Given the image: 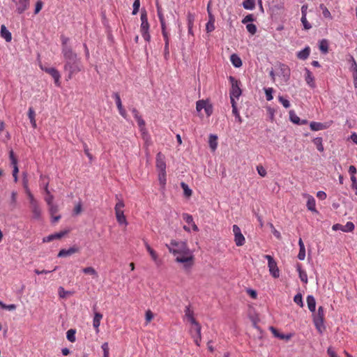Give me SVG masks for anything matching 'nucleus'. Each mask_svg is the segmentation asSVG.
Wrapping results in <instances>:
<instances>
[{
    "instance_id": "f257e3e1",
    "label": "nucleus",
    "mask_w": 357,
    "mask_h": 357,
    "mask_svg": "<svg viewBox=\"0 0 357 357\" xmlns=\"http://www.w3.org/2000/svg\"><path fill=\"white\" fill-rule=\"evenodd\" d=\"M61 53L64 60L63 69L67 75V79H71L73 77L82 70L81 60L78 58L73 48L68 45L69 38L65 36H61Z\"/></svg>"
},
{
    "instance_id": "f03ea898",
    "label": "nucleus",
    "mask_w": 357,
    "mask_h": 357,
    "mask_svg": "<svg viewBox=\"0 0 357 357\" xmlns=\"http://www.w3.org/2000/svg\"><path fill=\"white\" fill-rule=\"evenodd\" d=\"M166 246L169 252L176 257L175 261L177 263L183 264L186 270L192 268L195 257L185 242L172 240Z\"/></svg>"
},
{
    "instance_id": "7ed1b4c3",
    "label": "nucleus",
    "mask_w": 357,
    "mask_h": 357,
    "mask_svg": "<svg viewBox=\"0 0 357 357\" xmlns=\"http://www.w3.org/2000/svg\"><path fill=\"white\" fill-rule=\"evenodd\" d=\"M229 80L231 84V89L229 91L230 101L231 102H236V99L238 100L242 94V90L241 89V83L233 76H229Z\"/></svg>"
},
{
    "instance_id": "20e7f679",
    "label": "nucleus",
    "mask_w": 357,
    "mask_h": 357,
    "mask_svg": "<svg viewBox=\"0 0 357 357\" xmlns=\"http://www.w3.org/2000/svg\"><path fill=\"white\" fill-rule=\"evenodd\" d=\"M117 202L114 206L115 215L117 222L120 225H128L126 218L124 215L123 208L125 207L124 202L122 199L119 198V195H116Z\"/></svg>"
},
{
    "instance_id": "39448f33",
    "label": "nucleus",
    "mask_w": 357,
    "mask_h": 357,
    "mask_svg": "<svg viewBox=\"0 0 357 357\" xmlns=\"http://www.w3.org/2000/svg\"><path fill=\"white\" fill-rule=\"evenodd\" d=\"M324 309L319 306L317 312L313 314V322L318 332L321 334L325 330L324 326Z\"/></svg>"
},
{
    "instance_id": "423d86ee",
    "label": "nucleus",
    "mask_w": 357,
    "mask_h": 357,
    "mask_svg": "<svg viewBox=\"0 0 357 357\" xmlns=\"http://www.w3.org/2000/svg\"><path fill=\"white\" fill-rule=\"evenodd\" d=\"M141 25H140V32L142 33L144 39L149 42L151 39V36L149 34V23L148 22L147 13L145 10H142L141 12Z\"/></svg>"
},
{
    "instance_id": "0eeeda50",
    "label": "nucleus",
    "mask_w": 357,
    "mask_h": 357,
    "mask_svg": "<svg viewBox=\"0 0 357 357\" xmlns=\"http://www.w3.org/2000/svg\"><path fill=\"white\" fill-rule=\"evenodd\" d=\"M268 260V267L269 269L270 274L274 278H278L280 276V271L278 267L277 263L273 257L268 255H266L264 257Z\"/></svg>"
},
{
    "instance_id": "6e6552de",
    "label": "nucleus",
    "mask_w": 357,
    "mask_h": 357,
    "mask_svg": "<svg viewBox=\"0 0 357 357\" xmlns=\"http://www.w3.org/2000/svg\"><path fill=\"white\" fill-rule=\"evenodd\" d=\"M278 75L280 79L281 84H287L290 79V69L284 64L280 63Z\"/></svg>"
},
{
    "instance_id": "1a4fd4ad",
    "label": "nucleus",
    "mask_w": 357,
    "mask_h": 357,
    "mask_svg": "<svg viewBox=\"0 0 357 357\" xmlns=\"http://www.w3.org/2000/svg\"><path fill=\"white\" fill-rule=\"evenodd\" d=\"M232 230L234 235V242L236 245L237 246L243 245L245 243V238L241 233L240 227L236 225H234L232 227Z\"/></svg>"
},
{
    "instance_id": "9d476101",
    "label": "nucleus",
    "mask_w": 357,
    "mask_h": 357,
    "mask_svg": "<svg viewBox=\"0 0 357 357\" xmlns=\"http://www.w3.org/2000/svg\"><path fill=\"white\" fill-rule=\"evenodd\" d=\"M40 68L42 70L45 71V73H47V74L51 75L54 80L55 84L57 86H60V85H61V82H60L61 75H60L59 72L55 68H47V67H43V66H40Z\"/></svg>"
},
{
    "instance_id": "9b49d317",
    "label": "nucleus",
    "mask_w": 357,
    "mask_h": 357,
    "mask_svg": "<svg viewBox=\"0 0 357 357\" xmlns=\"http://www.w3.org/2000/svg\"><path fill=\"white\" fill-rule=\"evenodd\" d=\"M197 330L198 329H197V326H193L191 327V328L190 330V333L191 334L192 337L194 340L195 344L199 347V346H200V342L202 340V335H201L202 326L199 324V331H197Z\"/></svg>"
},
{
    "instance_id": "f8f14e48",
    "label": "nucleus",
    "mask_w": 357,
    "mask_h": 357,
    "mask_svg": "<svg viewBox=\"0 0 357 357\" xmlns=\"http://www.w3.org/2000/svg\"><path fill=\"white\" fill-rule=\"evenodd\" d=\"M156 167L159 172H162V176H164L165 171H166L165 157L160 152L156 155Z\"/></svg>"
},
{
    "instance_id": "ddd939ff",
    "label": "nucleus",
    "mask_w": 357,
    "mask_h": 357,
    "mask_svg": "<svg viewBox=\"0 0 357 357\" xmlns=\"http://www.w3.org/2000/svg\"><path fill=\"white\" fill-rule=\"evenodd\" d=\"M30 209L32 213L33 218L39 220L41 217V209L38 201L30 204Z\"/></svg>"
},
{
    "instance_id": "4468645a",
    "label": "nucleus",
    "mask_w": 357,
    "mask_h": 357,
    "mask_svg": "<svg viewBox=\"0 0 357 357\" xmlns=\"http://www.w3.org/2000/svg\"><path fill=\"white\" fill-rule=\"evenodd\" d=\"M136 121L137 122L138 126L139 128V130L142 132V137L145 140H148L149 138V136L147 133V130L146 129V123L144 119L142 118V116L138 117L136 119Z\"/></svg>"
},
{
    "instance_id": "2eb2a0df",
    "label": "nucleus",
    "mask_w": 357,
    "mask_h": 357,
    "mask_svg": "<svg viewBox=\"0 0 357 357\" xmlns=\"http://www.w3.org/2000/svg\"><path fill=\"white\" fill-rule=\"evenodd\" d=\"M30 0H18L17 3V12L22 14L29 7Z\"/></svg>"
},
{
    "instance_id": "dca6fc26",
    "label": "nucleus",
    "mask_w": 357,
    "mask_h": 357,
    "mask_svg": "<svg viewBox=\"0 0 357 357\" xmlns=\"http://www.w3.org/2000/svg\"><path fill=\"white\" fill-rule=\"evenodd\" d=\"M114 97L116 100V104L119 110V114L123 117L126 118L127 114L124 108L123 107L119 93H116L114 94Z\"/></svg>"
},
{
    "instance_id": "f3484780",
    "label": "nucleus",
    "mask_w": 357,
    "mask_h": 357,
    "mask_svg": "<svg viewBox=\"0 0 357 357\" xmlns=\"http://www.w3.org/2000/svg\"><path fill=\"white\" fill-rule=\"evenodd\" d=\"M66 233H67V231H60L59 233H55V234H50V235L43 238V241L44 243H48V242H50V241H52L53 240H55V239H60Z\"/></svg>"
},
{
    "instance_id": "a211bd4d",
    "label": "nucleus",
    "mask_w": 357,
    "mask_h": 357,
    "mask_svg": "<svg viewBox=\"0 0 357 357\" xmlns=\"http://www.w3.org/2000/svg\"><path fill=\"white\" fill-rule=\"evenodd\" d=\"M305 80L307 85L311 88H314L315 86L314 77L312 73L307 68H305Z\"/></svg>"
},
{
    "instance_id": "6ab92c4d",
    "label": "nucleus",
    "mask_w": 357,
    "mask_h": 357,
    "mask_svg": "<svg viewBox=\"0 0 357 357\" xmlns=\"http://www.w3.org/2000/svg\"><path fill=\"white\" fill-rule=\"evenodd\" d=\"M102 319V314L100 312H95L94 317L93 320V326L96 329L97 333L99 332V326L100 325V321Z\"/></svg>"
},
{
    "instance_id": "aec40b11",
    "label": "nucleus",
    "mask_w": 357,
    "mask_h": 357,
    "mask_svg": "<svg viewBox=\"0 0 357 357\" xmlns=\"http://www.w3.org/2000/svg\"><path fill=\"white\" fill-rule=\"evenodd\" d=\"M78 252V249L74 247L70 248L68 250L62 249L59 251L58 254L59 257H65L70 256L75 252Z\"/></svg>"
},
{
    "instance_id": "412c9836",
    "label": "nucleus",
    "mask_w": 357,
    "mask_h": 357,
    "mask_svg": "<svg viewBox=\"0 0 357 357\" xmlns=\"http://www.w3.org/2000/svg\"><path fill=\"white\" fill-rule=\"evenodd\" d=\"M0 34H1V36L3 38H4L6 42L11 41V40H12L11 33L6 29L5 25H1Z\"/></svg>"
},
{
    "instance_id": "4be33fe9",
    "label": "nucleus",
    "mask_w": 357,
    "mask_h": 357,
    "mask_svg": "<svg viewBox=\"0 0 357 357\" xmlns=\"http://www.w3.org/2000/svg\"><path fill=\"white\" fill-rule=\"evenodd\" d=\"M305 197H307V208L308 210L311 211H316V202L314 198L310 195H305Z\"/></svg>"
},
{
    "instance_id": "5701e85b",
    "label": "nucleus",
    "mask_w": 357,
    "mask_h": 357,
    "mask_svg": "<svg viewBox=\"0 0 357 357\" xmlns=\"http://www.w3.org/2000/svg\"><path fill=\"white\" fill-rule=\"evenodd\" d=\"M206 30L207 33H211L215 30V17L213 14H210V18L206 24Z\"/></svg>"
},
{
    "instance_id": "b1692460",
    "label": "nucleus",
    "mask_w": 357,
    "mask_h": 357,
    "mask_svg": "<svg viewBox=\"0 0 357 357\" xmlns=\"http://www.w3.org/2000/svg\"><path fill=\"white\" fill-rule=\"evenodd\" d=\"M307 303L309 310L312 312H314L316 307V301L313 296L309 295L307 296Z\"/></svg>"
},
{
    "instance_id": "393cba45",
    "label": "nucleus",
    "mask_w": 357,
    "mask_h": 357,
    "mask_svg": "<svg viewBox=\"0 0 357 357\" xmlns=\"http://www.w3.org/2000/svg\"><path fill=\"white\" fill-rule=\"evenodd\" d=\"M310 54V47H305L303 50L297 53V57L301 60H305L308 58Z\"/></svg>"
},
{
    "instance_id": "a878e982",
    "label": "nucleus",
    "mask_w": 357,
    "mask_h": 357,
    "mask_svg": "<svg viewBox=\"0 0 357 357\" xmlns=\"http://www.w3.org/2000/svg\"><path fill=\"white\" fill-rule=\"evenodd\" d=\"M230 61L232 65L236 68H239L242 66V61L241 58L236 54H233L231 55Z\"/></svg>"
},
{
    "instance_id": "bb28decb",
    "label": "nucleus",
    "mask_w": 357,
    "mask_h": 357,
    "mask_svg": "<svg viewBox=\"0 0 357 357\" xmlns=\"http://www.w3.org/2000/svg\"><path fill=\"white\" fill-rule=\"evenodd\" d=\"M218 137L215 135H210L209 136V146L212 151H215L218 146Z\"/></svg>"
},
{
    "instance_id": "cd10ccee",
    "label": "nucleus",
    "mask_w": 357,
    "mask_h": 357,
    "mask_svg": "<svg viewBox=\"0 0 357 357\" xmlns=\"http://www.w3.org/2000/svg\"><path fill=\"white\" fill-rule=\"evenodd\" d=\"M144 245H145V248H146L147 252L150 254L152 259L154 261H156L158 259V255H157L156 252L153 249L151 248V247L149 245V244L146 241H144Z\"/></svg>"
},
{
    "instance_id": "c85d7f7f",
    "label": "nucleus",
    "mask_w": 357,
    "mask_h": 357,
    "mask_svg": "<svg viewBox=\"0 0 357 357\" xmlns=\"http://www.w3.org/2000/svg\"><path fill=\"white\" fill-rule=\"evenodd\" d=\"M310 128L312 130L318 131L326 128V126L321 123L312 121L310 123Z\"/></svg>"
},
{
    "instance_id": "c756f323",
    "label": "nucleus",
    "mask_w": 357,
    "mask_h": 357,
    "mask_svg": "<svg viewBox=\"0 0 357 357\" xmlns=\"http://www.w3.org/2000/svg\"><path fill=\"white\" fill-rule=\"evenodd\" d=\"M243 6L246 10H253L255 8V0H243Z\"/></svg>"
},
{
    "instance_id": "7c9ffc66",
    "label": "nucleus",
    "mask_w": 357,
    "mask_h": 357,
    "mask_svg": "<svg viewBox=\"0 0 357 357\" xmlns=\"http://www.w3.org/2000/svg\"><path fill=\"white\" fill-rule=\"evenodd\" d=\"M28 116H29L30 122H31L33 128H36V119H35L36 114L32 107H30L29 109Z\"/></svg>"
},
{
    "instance_id": "2f4dec72",
    "label": "nucleus",
    "mask_w": 357,
    "mask_h": 357,
    "mask_svg": "<svg viewBox=\"0 0 357 357\" xmlns=\"http://www.w3.org/2000/svg\"><path fill=\"white\" fill-rule=\"evenodd\" d=\"M82 272L85 274L91 275L93 278H97L98 276L97 271L92 266H89V267L82 268Z\"/></svg>"
},
{
    "instance_id": "473e14b6",
    "label": "nucleus",
    "mask_w": 357,
    "mask_h": 357,
    "mask_svg": "<svg viewBox=\"0 0 357 357\" xmlns=\"http://www.w3.org/2000/svg\"><path fill=\"white\" fill-rule=\"evenodd\" d=\"M184 319H190L192 317L195 316V313L193 310L191 308L190 305H188L185 307L184 310Z\"/></svg>"
},
{
    "instance_id": "72a5a7b5",
    "label": "nucleus",
    "mask_w": 357,
    "mask_h": 357,
    "mask_svg": "<svg viewBox=\"0 0 357 357\" xmlns=\"http://www.w3.org/2000/svg\"><path fill=\"white\" fill-rule=\"evenodd\" d=\"M297 270L299 273L301 280L305 284L307 283V275L306 272L301 269L300 265L298 266Z\"/></svg>"
},
{
    "instance_id": "f704fd0d",
    "label": "nucleus",
    "mask_w": 357,
    "mask_h": 357,
    "mask_svg": "<svg viewBox=\"0 0 357 357\" xmlns=\"http://www.w3.org/2000/svg\"><path fill=\"white\" fill-rule=\"evenodd\" d=\"M314 144L316 146L317 150L320 152H323L324 150L323 144H322V138L317 137L313 140Z\"/></svg>"
},
{
    "instance_id": "c9c22d12",
    "label": "nucleus",
    "mask_w": 357,
    "mask_h": 357,
    "mask_svg": "<svg viewBox=\"0 0 357 357\" xmlns=\"http://www.w3.org/2000/svg\"><path fill=\"white\" fill-rule=\"evenodd\" d=\"M231 107H232V113L236 116V119L239 123H241V117L240 116V114L238 111L237 106H236V102H231Z\"/></svg>"
},
{
    "instance_id": "e433bc0d",
    "label": "nucleus",
    "mask_w": 357,
    "mask_h": 357,
    "mask_svg": "<svg viewBox=\"0 0 357 357\" xmlns=\"http://www.w3.org/2000/svg\"><path fill=\"white\" fill-rule=\"evenodd\" d=\"M66 337L68 340H69L70 342H75L76 340L75 338V330L74 329H70L66 333Z\"/></svg>"
},
{
    "instance_id": "4c0bfd02",
    "label": "nucleus",
    "mask_w": 357,
    "mask_h": 357,
    "mask_svg": "<svg viewBox=\"0 0 357 357\" xmlns=\"http://www.w3.org/2000/svg\"><path fill=\"white\" fill-rule=\"evenodd\" d=\"M181 185L183 190L185 196L188 197H190L192 195V191L191 189L189 188L188 185L184 182H182Z\"/></svg>"
},
{
    "instance_id": "58836bf2",
    "label": "nucleus",
    "mask_w": 357,
    "mask_h": 357,
    "mask_svg": "<svg viewBox=\"0 0 357 357\" xmlns=\"http://www.w3.org/2000/svg\"><path fill=\"white\" fill-rule=\"evenodd\" d=\"M319 7L322 10V14L325 18L332 19L330 11L324 4H320Z\"/></svg>"
},
{
    "instance_id": "ea45409f",
    "label": "nucleus",
    "mask_w": 357,
    "mask_h": 357,
    "mask_svg": "<svg viewBox=\"0 0 357 357\" xmlns=\"http://www.w3.org/2000/svg\"><path fill=\"white\" fill-rule=\"evenodd\" d=\"M24 188L26 190V193L28 196V198L29 199V204H32L33 202H37V200L34 198L33 194L31 192L29 189L28 188L27 184L24 182Z\"/></svg>"
},
{
    "instance_id": "a19ab883",
    "label": "nucleus",
    "mask_w": 357,
    "mask_h": 357,
    "mask_svg": "<svg viewBox=\"0 0 357 357\" xmlns=\"http://www.w3.org/2000/svg\"><path fill=\"white\" fill-rule=\"evenodd\" d=\"M207 103V101L201 100H198L196 103V109L197 112H201L202 109H204L206 107V105Z\"/></svg>"
},
{
    "instance_id": "79ce46f5",
    "label": "nucleus",
    "mask_w": 357,
    "mask_h": 357,
    "mask_svg": "<svg viewBox=\"0 0 357 357\" xmlns=\"http://www.w3.org/2000/svg\"><path fill=\"white\" fill-rule=\"evenodd\" d=\"M354 229V225L351 222H347L345 225H343V231L348 232L352 231Z\"/></svg>"
},
{
    "instance_id": "37998d69",
    "label": "nucleus",
    "mask_w": 357,
    "mask_h": 357,
    "mask_svg": "<svg viewBox=\"0 0 357 357\" xmlns=\"http://www.w3.org/2000/svg\"><path fill=\"white\" fill-rule=\"evenodd\" d=\"M278 100L285 108H289L291 105L289 101L283 96H280L278 97Z\"/></svg>"
},
{
    "instance_id": "c03bdc74",
    "label": "nucleus",
    "mask_w": 357,
    "mask_h": 357,
    "mask_svg": "<svg viewBox=\"0 0 357 357\" xmlns=\"http://www.w3.org/2000/svg\"><path fill=\"white\" fill-rule=\"evenodd\" d=\"M0 307L3 309L8 310L10 311L14 310L16 309V305L15 304L6 305L1 301H0Z\"/></svg>"
},
{
    "instance_id": "a18cd8bd",
    "label": "nucleus",
    "mask_w": 357,
    "mask_h": 357,
    "mask_svg": "<svg viewBox=\"0 0 357 357\" xmlns=\"http://www.w3.org/2000/svg\"><path fill=\"white\" fill-rule=\"evenodd\" d=\"M257 171L261 177H265L267 174L266 169L261 165L257 166Z\"/></svg>"
},
{
    "instance_id": "49530a36",
    "label": "nucleus",
    "mask_w": 357,
    "mask_h": 357,
    "mask_svg": "<svg viewBox=\"0 0 357 357\" xmlns=\"http://www.w3.org/2000/svg\"><path fill=\"white\" fill-rule=\"evenodd\" d=\"M273 92V88L265 89L266 98L268 101H271V100H273V95H272Z\"/></svg>"
},
{
    "instance_id": "de8ad7c7",
    "label": "nucleus",
    "mask_w": 357,
    "mask_h": 357,
    "mask_svg": "<svg viewBox=\"0 0 357 357\" xmlns=\"http://www.w3.org/2000/svg\"><path fill=\"white\" fill-rule=\"evenodd\" d=\"M59 295L61 298H66L68 295H70V291H66L63 287H60L58 290Z\"/></svg>"
},
{
    "instance_id": "09e8293b",
    "label": "nucleus",
    "mask_w": 357,
    "mask_h": 357,
    "mask_svg": "<svg viewBox=\"0 0 357 357\" xmlns=\"http://www.w3.org/2000/svg\"><path fill=\"white\" fill-rule=\"evenodd\" d=\"M294 301L299 306H303L302 295L301 294H298L294 296Z\"/></svg>"
},
{
    "instance_id": "8fccbe9b",
    "label": "nucleus",
    "mask_w": 357,
    "mask_h": 357,
    "mask_svg": "<svg viewBox=\"0 0 357 357\" xmlns=\"http://www.w3.org/2000/svg\"><path fill=\"white\" fill-rule=\"evenodd\" d=\"M183 220L189 225H192L194 222L193 218L188 213H183Z\"/></svg>"
},
{
    "instance_id": "3c124183",
    "label": "nucleus",
    "mask_w": 357,
    "mask_h": 357,
    "mask_svg": "<svg viewBox=\"0 0 357 357\" xmlns=\"http://www.w3.org/2000/svg\"><path fill=\"white\" fill-rule=\"evenodd\" d=\"M102 349L103 350V357H109V346L107 342H105L101 346Z\"/></svg>"
},
{
    "instance_id": "603ef678",
    "label": "nucleus",
    "mask_w": 357,
    "mask_h": 357,
    "mask_svg": "<svg viewBox=\"0 0 357 357\" xmlns=\"http://www.w3.org/2000/svg\"><path fill=\"white\" fill-rule=\"evenodd\" d=\"M246 29L252 35H254L257 32V26L254 24H248Z\"/></svg>"
},
{
    "instance_id": "864d4df0",
    "label": "nucleus",
    "mask_w": 357,
    "mask_h": 357,
    "mask_svg": "<svg viewBox=\"0 0 357 357\" xmlns=\"http://www.w3.org/2000/svg\"><path fill=\"white\" fill-rule=\"evenodd\" d=\"M49 211H50V213L52 216H53L54 215H55L56 213H57V212L59 211V208H58V206L55 205V204H51V205H49Z\"/></svg>"
},
{
    "instance_id": "5fc2aeb1",
    "label": "nucleus",
    "mask_w": 357,
    "mask_h": 357,
    "mask_svg": "<svg viewBox=\"0 0 357 357\" xmlns=\"http://www.w3.org/2000/svg\"><path fill=\"white\" fill-rule=\"evenodd\" d=\"M132 6V15H136L139 11V8L140 6V0H135Z\"/></svg>"
},
{
    "instance_id": "6e6d98bb",
    "label": "nucleus",
    "mask_w": 357,
    "mask_h": 357,
    "mask_svg": "<svg viewBox=\"0 0 357 357\" xmlns=\"http://www.w3.org/2000/svg\"><path fill=\"white\" fill-rule=\"evenodd\" d=\"M204 109L205 111L206 114L208 116H211L213 113V107L208 102H207L206 107L204 108Z\"/></svg>"
},
{
    "instance_id": "4d7b16f0",
    "label": "nucleus",
    "mask_w": 357,
    "mask_h": 357,
    "mask_svg": "<svg viewBox=\"0 0 357 357\" xmlns=\"http://www.w3.org/2000/svg\"><path fill=\"white\" fill-rule=\"evenodd\" d=\"M301 22H302V24L304 26V29H311L312 26L311 24L307 22V18H306V16H302L301 17Z\"/></svg>"
},
{
    "instance_id": "13d9d810",
    "label": "nucleus",
    "mask_w": 357,
    "mask_h": 357,
    "mask_svg": "<svg viewBox=\"0 0 357 357\" xmlns=\"http://www.w3.org/2000/svg\"><path fill=\"white\" fill-rule=\"evenodd\" d=\"M45 201L48 206L53 204L54 196L50 192V194H46V196L45 197Z\"/></svg>"
},
{
    "instance_id": "bf43d9fd",
    "label": "nucleus",
    "mask_w": 357,
    "mask_h": 357,
    "mask_svg": "<svg viewBox=\"0 0 357 357\" xmlns=\"http://www.w3.org/2000/svg\"><path fill=\"white\" fill-rule=\"evenodd\" d=\"M319 49L323 52H328V43L326 40H321V42L320 43Z\"/></svg>"
},
{
    "instance_id": "052dcab7",
    "label": "nucleus",
    "mask_w": 357,
    "mask_h": 357,
    "mask_svg": "<svg viewBox=\"0 0 357 357\" xmlns=\"http://www.w3.org/2000/svg\"><path fill=\"white\" fill-rule=\"evenodd\" d=\"M43 3L42 1L39 0L36 2V8H35V11H34V13L35 14H38L42 9L43 8Z\"/></svg>"
},
{
    "instance_id": "680f3d73",
    "label": "nucleus",
    "mask_w": 357,
    "mask_h": 357,
    "mask_svg": "<svg viewBox=\"0 0 357 357\" xmlns=\"http://www.w3.org/2000/svg\"><path fill=\"white\" fill-rule=\"evenodd\" d=\"M290 119L293 123H296V124H300V121H301L300 118L291 112H290Z\"/></svg>"
},
{
    "instance_id": "e2e57ef3",
    "label": "nucleus",
    "mask_w": 357,
    "mask_h": 357,
    "mask_svg": "<svg viewBox=\"0 0 357 357\" xmlns=\"http://www.w3.org/2000/svg\"><path fill=\"white\" fill-rule=\"evenodd\" d=\"M298 258L300 259V260H304L305 258V248H300L299 249V252H298Z\"/></svg>"
},
{
    "instance_id": "0e129e2a",
    "label": "nucleus",
    "mask_w": 357,
    "mask_h": 357,
    "mask_svg": "<svg viewBox=\"0 0 357 357\" xmlns=\"http://www.w3.org/2000/svg\"><path fill=\"white\" fill-rule=\"evenodd\" d=\"M254 20L253 15L252 14H249L246 15L242 20L243 24H247L248 22H252Z\"/></svg>"
},
{
    "instance_id": "69168bd1",
    "label": "nucleus",
    "mask_w": 357,
    "mask_h": 357,
    "mask_svg": "<svg viewBox=\"0 0 357 357\" xmlns=\"http://www.w3.org/2000/svg\"><path fill=\"white\" fill-rule=\"evenodd\" d=\"M82 212V203L79 202L74 208L73 213L75 215H78Z\"/></svg>"
},
{
    "instance_id": "338daca9",
    "label": "nucleus",
    "mask_w": 357,
    "mask_h": 357,
    "mask_svg": "<svg viewBox=\"0 0 357 357\" xmlns=\"http://www.w3.org/2000/svg\"><path fill=\"white\" fill-rule=\"evenodd\" d=\"M146 321L147 323H149L153 318V314L151 310H147L146 312Z\"/></svg>"
},
{
    "instance_id": "774afa93",
    "label": "nucleus",
    "mask_w": 357,
    "mask_h": 357,
    "mask_svg": "<svg viewBox=\"0 0 357 357\" xmlns=\"http://www.w3.org/2000/svg\"><path fill=\"white\" fill-rule=\"evenodd\" d=\"M351 188L356 190V194L357 195V179L356 176H351Z\"/></svg>"
}]
</instances>
